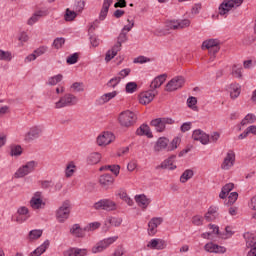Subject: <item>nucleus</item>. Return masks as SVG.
<instances>
[{
  "mask_svg": "<svg viewBox=\"0 0 256 256\" xmlns=\"http://www.w3.org/2000/svg\"><path fill=\"white\" fill-rule=\"evenodd\" d=\"M180 143L181 139L179 137H174L171 142H169V138L167 137H160L154 144L153 150L154 153H161L162 151H175Z\"/></svg>",
  "mask_w": 256,
  "mask_h": 256,
  "instance_id": "1",
  "label": "nucleus"
},
{
  "mask_svg": "<svg viewBox=\"0 0 256 256\" xmlns=\"http://www.w3.org/2000/svg\"><path fill=\"white\" fill-rule=\"evenodd\" d=\"M118 122L121 127H133L137 123V115L131 110H125L119 114Z\"/></svg>",
  "mask_w": 256,
  "mask_h": 256,
  "instance_id": "2",
  "label": "nucleus"
},
{
  "mask_svg": "<svg viewBox=\"0 0 256 256\" xmlns=\"http://www.w3.org/2000/svg\"><path fill=\"white\" fill-rule=\"evenodd\" d=\"M127 41V32L121 31V33L118 36L117 43L112 47L111 50H108L106 53L105 61L109 63L111 59H114V57L117 56V52L121 51L122 43H125Z\"/></svg>",
  "mask_w": 256,
  "mask_h": 256,
  "instance_id": "3",
  "label": "nucleus"
},
{
  "mask_svg": "<svg viewBox=\"0 0 256 256\" xmlns=\"http://www.w3.org/2000/svg\"><path fill=\"white\" fill-rule=\"evenodd\" d=\"M175 120L169 117L155 118L151 120L150 126H152L157 133H163L167 125H173Z\"/></svg>",
  "mask_w": 256,
  "mask_h": 256,
  "instance_id": "4",
  "label": "nucleus"
},
{
  "mask_svg": "<svg viewBox=\"0 0 256 256\" xmlns=\"http://www.w3.org/2000/svg\"><path fill=\"white\" fill-rule=\"evenodd\" d=\"M78 101L79 99L77 98V96L71 93H67L55 103V109H63V107H73V105H77Z\"/></svg>",
  "mask_w": 256,
  "mask_h": 256,
  "instance_id": "5",
  "label": "nucleus"
},
{
  "mask_svg": "<svg viewBox=\"0 0 256 256\" xmlns=\"http://www.w3.org/2000/svg\"><path fill=\"white\" fill-rule=\"evenodd\" d=\"M70 214H71V202L69 200H66L58 208L56 212V218L59 221V223H65V221L69 219Z\"/></svg>",
  "mask_w": 256,
  "mask_h": 256,
  "instance_id": "6",
  "label": "nucleus"
},
{
  "mask_svg": "<svg viewBox=\"0 0 256 256\" xmlns=\"http://www.w3.org/2000/svg\"><path fill=\"white\" fill-rule=\"evenodd\" d=\"M241 5H243V0H224L218 8V13L221 16L227 15L233 7H241Z\"/></svg>",
  "mask_w": 256,
  "mask_h": 256,
  "instance_id": "7",
  "label": "nucleus"
},
{
  "mask_svg": "<svg viewBox=\"0 0 256 256\" xmlns=\"http://www.w3.org/2000/svg\"><path fill=\"white\" fill-rule=\"evenodd\" d=\"M41 135H43V126L41 125L32 126L24 135V141H26L27 143H31V141H35V139H39Z\"/></svg>",
  "mask_w": 256,
  "mask_h": 256,
  "instance_id": "8",
  "label": "nucleus"
},
{
  "mask_svg": "<svg viewBox=\"0 0 256 256\" xmlns=\"http://www.w3.org/2000/svg\"><path fill=\"white\" fill-rule=\"evenodd\" d=\"M37 162L35 160L27 162L25 165L20 167L17 172L15 173L16 179H21V177H25L29 175V173H33L35 168L37 167Z\"/></svg>",
  "mask_w": 256,
  "mask_h": 256,
  "instance_id": "9",
  "label": "nucleus"
},
{
  "mask_svg": "<svg viewBox=\"0 0 256 256\" xmlns=\"http://www.w3.org/2000/svg\"><path fill=\"white\" fill-rule=\"evenodd\" d=\"M117 239H119V236L109 237L101 240L94 247H92V253H102V251H105V249L108 248L109 245H113V243H115Z\"/></svg>",
  "mask_w": 256,
  "mask_h": 256,
  "instance_id": "10",
  "label": "nucleus"
},
{
  "mask_svg": "<svg viewBox=\"0 0 256 256\" xmlns=\"http://www.w3.org/2000/svg\"><path fill=\"white\" fill-rule=\"evenodd\" d=\"M183 85H185V78H183V76H176L166 84V91L169 93L177 91V89H181Z\"/></svg>",
  "mask_w": 256,
  "mask_h": 256,
  "instance_id": "11",
  "label": "nucleus"
},
{
  "mask_svg": "<svg viewBox=\"0 0 256 256\" xmlns=\"http://www.w3.org/2000/svg\"><path fill=\"white\" fill-rule=\"evenodd\" d=\"M94 209H102L103 211H115L117 209V203L109 199H102L94 204Z\"/></svg>",
  "mask_w": 256,
  "mask_h": 256,
  "instance_id": "12",
  "label": "nucleus"
},
{
  "mask_svg": "<svg viewBox=\"0 0 256 256\" xmlns=\"http://www.w3.org/2000/svg\"><path fill=\"white\" fill-rule=\"evenodd\" d=\"M235 165V152L229 151L221 164V169L229 171Z\"/></svg>",
  "mask_w": 256,
  "mask_h": 256,
  "instance_id": "13",
  "label": "nucleus"
},
{
  "mask_svg": "<svg viewBox=\"0 0 256 256\" xmlns=\"http://www.w3.org/2000/svg\"><path fill=\"white\" fill-rule=\"evenodd\" d=\"M113 139H115V136L111 132H104L102 135L97 137V145L99 147H103L105 145H109L113 142Z\"/></svg>",
  "mask_w": 256,
  "mask_h": 256,
  "instance_id": "14",
  "label": "nucleus"
},
{
  "mask_svg": "<svg viewBox=\"0 0 256 256\" xmlns=\"http://www.w3.org/2000/svg\"><path fill=\"white\" fill-rule=\"evenodd\" d=\"M192 138L194 141H199L202 145H207L209 143V135L201 129L193 131Z\"/></svg>",
  "mask_w": 256,
  "mask_h": 256,
  "instance_id": "15",
  "label": "nucleus"
},
{
  "mask_svg": "<svg viewBox=\"0 0 256 256\" xmlns=\"http://www.w3.org/2000/svg\"><path fill=\"white\" fill-rule=\"evenodd\" d=\"M156 95H157V91H154V90L143 92L140 94L139 103H141V105H149V103H151V101L155 99Z\"/></svg>",
  "mask_w": 256,
  "mask_h": 256,
  "instance_id": "16",
  "label": "nucleus"
},
{
  "mask_svg": "<svg viewBox=\"0 0 256 256\" xmlns=\"http://www.w3.org/2000/svg\"><path fill=\"white\" fill-rule=\"evenodd\" d=\"M99 183L102 187V189H110L112 187L113 183H115V178H113V175L111 174H103L99 178Z\"/></svg>",
  "mask_w": 256,
  "mask_h": 256,
  "instance_id": "17",
  "label": "nucleus"
},
{
  "mask_svg": "<svg viewBox=\"0 0 256 256\" xmlns=\"http://www.w3.org/2000/svg\"><path fill=\"white\" fill-rule=\"evenodd\" d=\"M175 159H177V156L171 155L168 159L158 165L156 169H169V171H174V169H177V166L173 165V163H175Z\"/></svg>",
  "mask_w": 256,
  "mask_h": 256,
  "instance_id": "18",
  "label": "nucleus"
},
{
  "mask_svg": "<svg viewBox=\"0 0 256 256\" xmlns=\"http://www.w3.org/2000/svg\"><path fill=\"white\" fill-rule=\"evenodd\" d=\"M163 223V218H152L148 223V234L153 236L157 233V227Z\"/></svg>",
  "mask_w": 256,
  "mask_h": 256,
  "instance_id": "19",
  "label": "nucleus"
},
{
  "mask_svg": "<svg viewBox=\"0 0 256 256\" xmlns=\"http://www.w3.org/2000/svg\"><path fill=\"white\" fill-rule=\"evenodd\" d=\"M204 249L208 253H225V251H227L225 247L219 246L213 242L205 244Z\"/></svg>",
  "mask_w": 256,
  "mask_h": 256,
  "instance_id": "20",
  "label": "nucleus"
},
{
  "mask_svg": "<svg viewBox=\"0 0 256 256\" xmlns=\"http://www.w3.org/2000/svg\"><path fill=\"white\" fill-rule=\"evenodd\" d=\"M147 247H149V249H157L158 251H161L167 247V242L163 239H152L147 244Z\"/></svg>",
  "mask_w": 256,
  "mask_h": 256,
  "instance_id": "21",
  "label": "nucleus"
},
{
  "mask_svg": "<svg viewBox=\"0 0 256 256\" xmlns=\"http://www.w3.org/2000/svg\"><path fill=\"white\" fill-rule=\"evenodd\" d=\"M167 81V74H162L157 76L150 84L151 91H155V89H159L161 85H163Z\"/></svg>",
  "mask_w": 256,
  "mask_h": 256,
  "instance_id": "22",
  "label": "nucleus"
},
{
  "mask_svg": "<svg viewBox=\"0 0 256 256\" xmlns=\"http://www.w3.org/2000/svg\"><path fill=\"white\" fill-rule=\"evenodd\" d=\"M135 201L142 209H147L151 203V199L147 198L145 194L136 195Z\"/></svg>",
  "mask_w": 256,
  "mask_h": 256,
  "instance_id": "23",
  "label": "nucleus"
},
{
  "mask_svg": "<svg viewBox=\"0 0 256 256\" xmlns=\"http://www.w3.org/2000/svg\"><path fill=\"white\" fill-rule=\"evenodd\" d=\"M136 135L143 136L145 135L148 137V139H153V133H151V128H149V125L142 124L137 130Z\"/></svg>",
  "mask_w": 256,
  "mask_h": 256,
  "instance_id": "24",
  "label": "nucleus"
},
{
  "mask_svg": "<svg viewBox=\"0 0 256 256\" xmlns=\"http://www.w3.org/2000/svg\"><path fill=\"white\" fill-rule=\"evenodd\" d=\"M112 4H113L112 0H104L102 9L100 11V16H99L100 21H105L107 17V13H109V8L111 7Z\"/></svg>",
  "mask_w": 256,
  "mask_h": 256,
  "instance_id": "25",
  "label": "nucleus"
},
{
  "mask_svg": "<svg viewBox=\"0 0 256 256\" xmlns=\"http://www.w3.org/2000/svg\"><path fill=\"white\" fill-rule=\"evenodd\" d=\"M209 229H212V232H205L201 234L202 239H209V237H211V235H213V233H215L216 235H219L220 237L223 238V234L219 231V226L215 225V224H209L208 225Z\"/></svg>",
  "mask_w": 256,
  "mask_h": 256,
  "instance_id": "26",
  "label": "nucleus"
},
{
  "mask_svg": "<svg viewBox=\"0 0 256 256\" xmlns=\"http://www.w3.org/2000/svg\"><path fill=\"white\" fill-rule=\"evenodd\" d=\"M50 242L49 240H45L42 245H40L38 248H36L30 255L31 256H41L43 253L49 249Z\"/></svg>",
  "mask_w": 256,
  "mask_h": 256,
  "instance_id": "27",
  "label": "nucleus"
},
{
  "mask_svg": "<svg viewBox=\"0 0 256 256\" xmlns=\"http://www.w3.org/2000/svg\"><path fill=\"white\" fill-rule=\"evenodd\" d=\"M83 231H85V229H82V227L79 224H74L70 228L71 235L78 238L85 237V234L83 233Z\"/></svg>",
  "mask_w": 256,
  "mask_h": 256,
  "instance_id": "28",
  "label": "nucleus"
},
{
  "mask_svg": "<svg viewBox=\"0 0 256 256\" xmlns=\"http://www.w3.org/2000/svg\"><path fill=\"white\" fill-rule=\"evenodd\" d=\"M115 97H117V91L102 95L98 101L100 105H105V103H109V101H111V99H115Z\"/></svg>",
  "mask_w": 256,
  "mask_h": 256,
  "instance_id": "29",
  "label": "nucleus"
},
{
  "mask_svg": "<svg viewBox=\"0 0 256 256\" xmlns=\"http://www.w3.org/2000/svg\"><path fill=\"white\" fill-rule=\"evenodd\" d=\"M121 170V166L119 165H105L101 166L99 171H111L116 177L119 175V171Z\"/></svg>",
  "mask_w": 256,
  "mask_h": 256,
  "instance_id": "30",
  "label": "nucleus"
},
{
  "mask_svg": "<svg viewBox=\"0 0 256 256\" xmlns=\"http://www.w3.org/2000/svg\"><path fill=\"white\" fill-rule=\"evenodd\" d=\"M101 161V154L98 152L91 153L87 158L88 165H97Z\"/></svg>",
  "mask_w": 256,
  "mask_h": 256,
  "instance_id": "31",
  "label": "nucleus"
},
{
  "mask_svg": "<svg viewBox=\"0 0 256 256\" xmlns=\"http://www.w3.org/2000/svg\"><path fill=\"white\" fill-rule=\"evenodd\" d=\"M43 235V230L41 229H35V230H31L28 234V241H37V239L41 238V236Z\"/></svg>",
  "mask_w": 256,
  "mask_h": 256,
  "instance_id": "32",
  "label": "nucleus"
},
{
  "mask_svg": "<svg viewBox=\"0 0 256 256\" xmlns=\"http://www.w3.org/2000/svg\"><path fill=\"white\" fill-rule=\"evenodd\" d=\"M10 155L11 157H20V155H23V148L21 145L13 144L10 146Z\"/></svg>",
  "mask_w": 256,
  "mask_h": 256,
  "instance_id": "33",
  "label": "nucleus"
},
{
  "mask_svg": "<svg viewBox=\"0 0 256 256\" xmlns=\"http://www.w3.org/2000/svg\"><path fill=\"white\" fill-rule=\"evenodd\" d=\"M230 89L231 99H237V97L241 95V87L239 86V84H231Z\"/></svg>",
  "mask_w": 256,
  "mask_h": 256,
  "instance_id": "34",
  "label": "nucleus"
},
{
  "mask_svg": "<svg viewBox=\"0 0 256 256\" xmlns=\"http://www.w3.org/2000/svg\"><path fill=\"white\" fill-rule=\"evenodd\" d=\"M195 175L192 169L185 170L182 175L180 176V182L181 183H187L189 179H192V177Z\"/></svg>",
  "mask_w": 256,
  "mask_h": 256,
  "instance_id": "35",
  "label": "nucleus"
},
{
  "mask_svg": "<svg viewBox=\"0 0 256 256\" xmlns=\"http://www.w3.org/2000/svg\"><path fill=\"white\" fill-rule=\"evenodd\" d=\"M219 45V40L217 39H209L202 43V49H211Z\"/></svg>",
  "mask_w": 256,
  "mask_h": 256,
  "instance_id": "36",
  "label": "nucleus"
},
{
  "mask_svg": "<svg viewBox=\"0 0 256 256\" xmlns=\"http://www.w3.org/2000/svg\"><path fill=\"white\" fill-rule=\"evenodd\" d=\"M46 13L45 11H38L36 12L29 20H28V25H35L39 21V17L45 16Z\"/></svg>",
  "mask_w": 256,
  "mask_h": 256,
  "instance_id": "37",
  "label": "nucleus"
},
{
  "mask_svg": "<svg viewBox=\"0 0 256 256\" xmlns=\"http://www.w3.org/2000/svg\"><path fill=\"white\" fill-rule=\"evenodd\" d=\"M255 121H256V116H255V114H251V113H249V114H247L245 117H244V119L241 121V125H242V127H244V125H249V124H251V123H255Z\"/></svg>",
  "mask_w": 256,
  "mask_h": 256,
  "instance_id": "38",
  "label": "nucleus"
},
{
  "mask_svg": "<svg viewBox=\"0 0 256 256\" xmlns=\"http://www.w3.org/2000/svg\"><path fill=\"white\" fill-rule=\"evenodd\" d=\"M41 205H45V203L43 202V199L31 198L30 206L32 207V209H41Z\"/></svg>",
  "mask_w": 256,
  "mask_h": 256,
  "instance_id": "39",
  "label": "nucleus"
},
{
  "mask_svg": "<svg viewBox=\"0 0 256 256\" xmlns=\"http://www.w3.org/2000/svg\"><path fill=\"white\" fill-rule=\"evenodd\" d=\"M63 81V76L61 74L52 76L48 79L47 85H57V83H61Z\"/></svg>",
  "mask_w": 256,
  "mask_h": 256,
  "instance_id": "40",
  "label": "nucleus"
},
{
  "mask_svg": "<svg viewBox=\"0 0 256 256\" xmlns=\"http://www.w3.org/2000/svg\"><path fill=\"white\" fill-rule=\"evenodd\" d=\"M76 17H77L76 11H71V9L69 8L66 9V12L64 14L65 21H74Z\"/></svg>",
  "mask_w": 256,
  "mask_h": 256,
  "instance_id": "41",
  "label": "nucleus"
},
{
  "mask_svg": "<svg viewBox=\"0 0 256 256\" xmlns=\"http://www.w3.org/2000/svg\"><path fill=\"white\" fill-rule=\"evenodd\" d=\"M87 0H76L74 5V10L78 13H81L85 9V3Z\"/></svg>",
  "mask_w": 256,
  "mask_h": 256,
  "instance_id": "42",
  "label": "nucleus"
},
{
  "mask_svg": "<svg viewBox=\"0 0 256 256\" xmlns=\"http://www.w3.org/2000/svg\"><path fill=\"white\" fill-rule=\"evenodd\" d=\"M12 59L11 52L0 50V61H11Z\"/></svg>",
  "mask_w": 256,
  "mask_h": 256,
  "instance_id": "43",
  "label": "nucleus"
},
{
  "mask_svg": "<svg viewBox=\"0 0 256 256\" xmlns=\"http://www.w3.org/2000/svg\"><path fill=\"white\" fill-rule=\"evenodd\" d=\"M63 45H65V38L59 37L53 41L52 47L54 49H61V47H63Z\"/></svg>",
  "mask_w": 256,
  "mask_h": 256,
  "instance_id": "44",
  "label": "nucleus"
},
{
  "mask_svg": "<svg viewBox=\"0 0 256 256\" xmlns=\"http://www.w3.org/2000/svg\"><path fill=\"white\" fill-rule=\"evenodd\" d=\"M137 89H138V86L136 82H128L125 87L126 93H135Z\"/></svg>",
  "mask_w": 256,
  "mask_h": 256,
  "instance_id": "45",
  "label": "nucleus"
},
{
  "mask_svg": "<svg viewBox=\"0 0 256 256\" xmlns=\"http://www.w3.org/2000/svg\"><path fill=\"white\" fill-rule=\"evenodd\" d=\"M77 61H79V54L78 53L71 54L66 59V63L68 65H75V63H77Z\"/></svg>",
  "mask_w": 256,
  "mask_h": 256,
  "instance_id": "46",
  "label": "nucleus"
},
{
  "mask_svg": "<svg viewBox=\"0 0 256 256\" xmlns=\"http://www.w3.org/2000/svg\"><path fill=\"white\" fill-rule=\"evenodd\" d=\"M73 173H75V164L73 162H71L66 167L65 175H66V177L69 178V177H73Z\"/></svg>",
  "mask_w": 256,
  "mask_h": 256,
  "instance_id": "47",
  "label": "nucleus"
},
{
  "mask_svg": "<svg viewBox=\"0 0 256 256\" xmlns=\"http://www.w3.org/2000/svg\"><path fill=\"white\" fill-rule=\"evenodd\" d=\"M17 213L18 215H22L23 217H26V219H29V217H31V215L29 214V208L25 206L18 208Z\"/></svg>",
  "mask_w": 256,
  "mask_h": 256,
  "instance_id": "48",
  "label": "nucleus"
},
{
  "mask_svg": "<svg viewBox=\"0 0 256 256\" xmlns=\"http://www.w3.org/2000/svg\"><path fill=\"white\" fill-rule=\"evenodd\" d=\"M118 83H121V77H114L108 81L107 87H112L115 89Z\"/></svg>",
  "mask_w": 256,
  "mask_h": 256,
  "instance_id": "49",
  "label": "nucleus"
},
{
  "mask_svg": "<svg viewBox=\"0 0 256 256\" xmlns=\"http://www.w3.org/2000/svg\"><path fill=\"white\" fill-rule=\"evenodd\" d=\"M101 227V223L92 222L84 228V231H95V229H99Z\"/></svg>",
  "mask_w": 256,
  "mask_h": 256,
  "instance_id": "50",
  "label": "nucleus"
},
{
  "mask_svg": "<svg viewBox=\"0 0 256 256\" xmlns=\"http://www.w3.org/2000/svg\"><path fill=\"white\" fill-rule=\"evenodd\" d=\"M187 105L190 109H197V98L196 97H193V96H190L188 99H187Z\"/></svg>",
  "mask_w": 256,
  "mask_h": 256,
  "instance_id": "51",
  "label": "nucleus"
},
{
  "mask_svg": "<svg viewBox=\"0 0 256 256\" xmlns=\"http://www.w3.org/2000/svg\"><path fill=\"white\" fill-rule=\"evenodd\" d=\"M239 198V193L237 192H231L230 195L228 196V205H233Z\"/></svg>",
  "mask_w": 256,
  "mask_h": 256,
  "instance_id": "52",
  "label": "nucleus"
},
{
  "mask_svg": "<svg viewBox=\"0 0 256 256\" xmlns=\"http://www.w3.org/2000/svg\"><path fill=\"white\" fill-rule=\"evenodd\" d=\"M178 21V29H185L191 25V20L184 19V20H177Z\"/></svg>",
  "mask_w": 256,
  "mask_h": 256,
  "instance_id": "53",
  "label": "nucleus"
},
{
  "mask_svg": "<svg viewBox=\"0 0 256 256\" xmlns=\"http://www.w3.org/2000/svg\"><path fill=\"white\" fill-rule=\"evenodd\" d=\"M109 223L113 227H120L121 224L123 223V219L112 217V218L109 219Z\"/></svg>",
  "mask_w": 256,
  "mask_h": 256,
  "instance_id": "54",
  "label": "nucleus"
},
{
  "mask_svg": "<svg viewBox=\"0 0 256 256\" xmlns=\"http://www.w3.org/2000/svg\"><path fill=\"white\" fill-rule=\"evenodd\" d=\"M192 223L193 225H196L197 227L203 225V216L196 215L192 217Z\"/></svg>",
  "mask_w": 256,
  "mask_h": 256,
  "instance_id": "55",
  "label": "nucleus"
},
{
  "mask_svg": "<svg viewBox=\"0 0 256 256\" xmlns=\"http://www.w3.org/2000/svg\"><path fill=\"white\" fill-rule=\"evenodd\" d=\"M45 53H47V46H40L38 49L34 50L36 57H41V55H45Z\"/></svg>",
  "mask_w": 256,
  "mask_h": 256,
  "instance_id": "56",
  "label": "nucleus"
},
{
  "mask_svg": "<svg viewBox=\"0 0 256 256\" xmlns=\"http://www.w3.org/2000/svg\"><path fill=\"white\" fill-rule=\"evenodd\" d=\"M40 187H41V189H49V188L53 187V181H51V180L40 181Z\"/></svg>",
  "mask_w": 256,
  "mask_h": 256,
  "instance_id": "57",
  "label": "nucleus"
},
{
  "mask_svg": "<svg viewBox=\"0 0 256 256\" xmlns=\"http://www.w3.org/2000/svg\"><path fill=\"white\" fill-rule=\"evenodd\" d=\"M71 89H74V91H77L78 93H81V92L84 91L83 83L75 82V83L72 84Z\"/></svg>",
  "mask_w": 256,
  "mask_h": 256,
  "instance_id": "58",
  "label": "nucleus"
},
{
  "mask_svg": "<svg viewBox=\"0 0 256 256\" xmlns=\"http://www.w3.org/2000/svg\"><path fill=\"white\" fill-rule=\"evenodd\" d=\"M168 29H173V31H177L179 29L178 21L177 20H171L167 23Z\"/></svg>",
  "mask_w": 256,
  "mask_h": 256,
  "instance_id": "59",
  "label": "nucleus"
},
{
  "mask_svg": "<svg viewBox=\"0 0 256 256\" xmlns=\"http://www.w3.org/2000/svg\"><path fill=\"white\" fill-rule=\"evenodd\" d=\"M232 75H235V77L241 79V77H243V75L241 74V67L237 68V65H234L232 67Z\"/></svg>",
  "mask_w": 256,
  "mask_h": 256,
  "instance_id": "60",
  "label": "nucleus"
},
{
  "mask_svg": "<svg viewBox=\"0 0 256 256\" xmlns=\"http://www.w3.org/2000/svg\"><path fill=\"white\" fill-rule=\"evenodd\" d=\"M149 61H151L149 58L145 57V56H139L137 58L134 59L133 63H149Z\"/></svg>",
  "mask_w": 256,
  "mask_h": 256,
  "instance_id": "61",
  "label": "nucleus"
},
{
  "mask_svg": "<svg viewBox=\"0 0 256 256\" xmlns=\"http://www.w3.org/2000/svg\"><path fill=\"white\" fill-rule=\"evenodd\" d=\"M87 249L86 248H76L75 247V255L76 256H87Z\"/></svg>",
  "mask_w": 256,
  "mask_h": 256,
  "instance_id": "62",
  "label": "nucleus"
},
{
  "mask_svg": "<svg viewBox=\"0 0 256 256\" xmlns=\"http://www.w3.org/2000/svg\"><path fill=\"white\" fill-rule=\"evenodd\" d=\"M63 256H76L75 247H70L69 249L63 252Z\"/></svg>",
  "mask_w": 256,
  "mask_h": 256,
  "instance_id": "63",
  "label": "nucleus"
},
{
  "mask_svg": "<svg viewBox=\"0 0 256 256\" xmlns=\"http://www.w3.org/2000/svg\"><path fill=\"white\" fill-rule=\"evenodd\" d=\"M247 256H256V242L253 243L252 248L248 252Z\"/></svg>",
  "mask_w": 256,
  "mask_h": 256,
  "instance_id": "64",
  "label": "nucleus"
}]
</instances>
